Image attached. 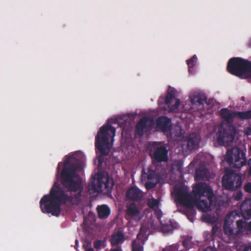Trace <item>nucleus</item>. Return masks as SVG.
<instances>
[{
  "instance_id": "obj_12",
  "label": "nucleus",
  "mask_w": 251,
  "mask_h": 251,
  "mask_svg": "<svg viewBox=\"0 0 251 251\" xmlns=\"http://www.w3.org/2000/svg\"><path fill=\"white\" fill-rule=\"evenodd\" d=\"M152 121L147 117L142 118L137 123L135 128V135L142 136L144 133L150 130L152 127Z\"/></svg>"
},
{
  "instance_id": "obj_34",
  "label": "nucleus",
  "mask_w": 251,
  "mask_h": 251,
  "mask_svg": "<svg viewBox=\"0 0 251 251\" xmlns=\"http://www.w3.org/2000/svg\"><path fill=\"white\" fill-rule=\"evenodd\" d=\"M189 244V241L187 240H184L182 242V245L185 247H188Z\"/></svg>"
},
{
  "instance_id": "obj_38",
  "label": "nucleus",
  "mask_w": 251,
  "mask_h": 251,
  "mask_svg": "<svg viewBox=\"0 0 251 251\" xmlns=\"http://www.w3.org/2000/svg\"><path fill=\"white\" fill-rule=\"evenodd\" d=\"M248 163L249 165L251 166V158L249 159Z\"/></svg>"
},
{
  "instance_id": "obj_6",
  "label": "nucleus",
  "mask_w": 251,
  "mask_h": 251,
  "mask_svg": "<svg viewBox=\"0 0 251 251\" xmlns=\"http://www.w3.org/2000/svg\"><path fill=\"white\" fill-rule=\"evenodd\" d=\"M225 159L231 168H240L247 164L246 153L239 148L228 150Z\"/></svg>"
},
{
  "instance_id": "obj_2",
  "label": "nucleus",
  "mask_w": 251,
  "mask_h": 251,
  "mask_svg": "<svg viewBox=\"0 0 251 251\" xmlns=\"http://www.w3.org/2000/svg\"><path fill=\"white\" fill-rule=\"evenodd\" d=\"M192 193L197 208L203 212L211 210L214 194L212 188L205 182H199L193 187Z\"/></svg>"
},
{
  "instance_id": "obj_29",
  "label": "nucleus",
  "mask_w": 251,
  "mask_h": 251,
  "mask_svg": "<svg viewBox=\"0 0 251 251\" xmlns=\"http://www.w3.org/2000/svg\"><path fill=\"white\" fill-rule=\"evenodd\" d=\"M177 249L178 247L176 245H173L169 247H166L163 249V251H177Z\"/></svg>"
},
{
  "instance_id": "obj_7",
  "label": "nucleus",
  "mask_w": 251,
  "mask_h": 251,
  "mask_svg": "<svg viewBox=\"0 0 251 251\" xmlns=\"http://www.w3.org/2000/svg\"><path fill=\"white\" fill-rule=\"evenodd\" d=\"M235 134V128L233 125L221 126L217 132V142L221 146H230L234 140Z\"/></svg>"
},
{
  "instance_id": "obj_20",
  "label": "nucleus",
  "mask_w": 251,
  "mask_h": 251,
  "mask_svg": "<svg viewBox=\"0 0 251 251\" xmlns=\"http://www.w3.org/2000/svg\"><path fill=\"white\" fill-rule=\"evenodd\" d=\"M125 240V235L122 231H118L113 233L110 239L111 244L113 246H117L122 244Z\"/></svg>"
},
{
  "instance_id": "obj_42",
  "label": "nucleus",
  "mask_w": 251,
  "mask_h": 251,
  "mask_svg": "<svg viewBox=\"0 0 251 251\" xmlns=\"http://www.w3.org/2000/svg\"><path fill=\"white\" fill-rule=\"evenodd\" d=\"M111 251H119V250L117 249H114L111 250Z\"/></svg>"
},
{
  "instance_id": "obj_1",
  "label": "nucleus",
  "mask_w": 251,
  "mask_h": 251,
  "mask_svg": "<svg viewBox=\"0 0 251 251\" xmlns=\"http://www.w3.org/2000/svg\"><path fill=\"white\" fill-rule=\"evenodd\" d=\"M82 165V161L74 156L67 158L60 174L61 183L68 191L78 193L74 197L69 196L62 188L54 184L49 194L44 195L40 201V207L43 213H50L52 216L58 217L62 204H74V200L76 202L80 201L83 187L76 171L81 168Z\"/></svg>"
},
{
  "instance_id": "obj_9",
  "label": "nucleus",
  "mask_w": 251,
  "mask_h": 251,
  "mask_svg": "<svg viewBox=\"0 0 251 251\" xmlns=\"http://www.w3.org/2000/svg\"><path fill=\"white\" fill-rule=\"evenodd\" d=\"M113 186V180L109 176L99 177L97 180L94 179L88 185L89 190L95 192H109Z\"/></svg>"
},
{
  "instance_id": "obj_21",
  "label": "nucleus",
  "mask_w": 251,
  "mask_h": 251,
  "mask_svg": "<svg viewBox=\"0 0 251 251\" xmlns=\"http://www.w3.org/2000/svg\"><path fill=\"white\" fill-rule=\"evenodd\" d=\"M240 210L248 218L251 217V199L245 200L242 202Z\"/></svg>"
},
{
  "instance_id": "obj_4",
  "label": "nucleus",
  "mask_w": 251,
  "mask_h": 251,
  "mask_svg": "<svg viewBox=\"0 0 251 251\" xmlns=\"http://www.w3.org/2000/svg\"><path fill=\"white\" fill-rule=\"evenodd\" d=\"M232 214L233 212H231L226 216L224 222L223 229L226 235L230 238H235L242 235L247 230L248 223L242 219L237 220L236 222V227L233 228L234 217Z\"/></svg>"
},
{
  "instance_id": "obj_35",
  "label": "nucleus",
  "mask_w": 251,
  "mask_h": 251,
  "mask_svg": "<svg viewBox=\"0 0 251 251\" xmlns=\"http://www.w3.org/2000/svg\"><path fill=\"white\" fill-rule=\"evenodd\" d=\"M243 251H251V245L248 246H246L244 248Z\"/></svg>"
},
{
  "instance_id": "obj_25",
  "label": "nucleus",
  "mask_w": 251,
  "mask_h": 251,
  "mask_svg": "<svg viewBox=\"0 0 251 251\" xmlns=\"http://www.w3.org/2000/svg\"><path fill=\"white\" fill-rule=\"evenodd\" d=\"M196 206L195 202H192V206H185L186 209L183 211V213L187 216L188 218L190 217H193L196 215V212L194 209V206Z\"/></svg>"
},
{
  "instance_id": "obj_22",
  "label": "nucleus",
  "mask_w": 251,
  "mask_h": 251,
  "mask_svg": "<svg viewBox=\"0 0 251 251\" xmlns=\"http://www.w3.org/2000/svg\"><path fill=\"white\" fill-rule=\"evenodd\" d=\"M236 112H231L227 108H222L220 111V114L222 119L226 122L231 120L233 118H236Z\"/></svg>"
},
{
  "instance_id": "obj_19",
  "label": "nucleus",
  "mask_w": 251,
  "mask_h": 251,
  "mask_svg": "<svg viewBox=\"0 0 251 251\" xmlns=\"http://www.w3.org/2000/svg\"><path fill=\"white\" fill-rule=\"evenodd\" d=\"M210 177L208 170L203 167L196 169L195 179L196 181L209 180Z\"/></svg>"
},
{
  "instance_id": "obj_13",
  "label": "nucleus",
  "mask_w": 251,
  "mask_h": 251,
  "mask_svg": "<svg viewBox=\"0 0 251 251\" xmlns=\"http://www.w3.org/2000/svg\"><path fill=\"white\" fill-rule=\"evenodd\" d=\"M176 94V91L174 89H169L167 93V95L164 100V102L166 104L168 105L169 107V111L175 112L178 110V107L180 104V101L178 99L176 100L175 104L171 106L169 104L175 99Z\"/></svg>"
},
{
  "instance_id": "obj_5",
  "label": "nucleus",
  "mask_w": 251,
  "mask_h": 251,
  "mask_svg": "<svg viewBox=\"0 0 251 251\" xmlns=\"http://www.w3.org/2000/svg\"><path fill=\"white\" fill-rule=\"evenodd\" d=\"M148 150L152 164L167 162L168 161V150L162 142H149Z\"/></svg>"
},
{
  "instance_id": "obj_31",
  "label": "nucleus",
  "mask_w": 251,
  "mask_h": 251,
  "mask_svg": "<svg viewBox=\"0 0 251 251\" xmlns=\"http://www.w3.org/2000/svg\"><path fill=\"white\" fill-rule=\"evenodd\" d=\"M245 191L249 193H251V182H248L244 186Z\"/></svg>"
},
{
  "instance_id": "obj_43",
  "label": "nucleus",
  "mask_w": 251,
  "mask_h": 251,
  "mask_svg": "<svg viewBox=\"0 0 251 251\" xmlns=\"http://www.w3.org/2000/svg\"><path fill=\"white\" fill-rule=\"evenodd\" d=\"M75 243L76 245H77L78 244V241L77 240H76L75 241Z\"/></svg>"
},
{
  "instance_id": "obj_14",
  "label": "nucleus",
  "mask_w": 251,
  "mask_h": 251,
  "mask_svg": "<svg viewBox=\"0 0 251 251\" xmlns=\"http://www.w3.org/2000/svg\"><path fill=\"white\" fill-rule=\"evenodd\" d=\"M126 197L128 200L140 202L143 200V194L138 188L131 187L127 190Z\"/></svg>"
},
{
  "instance_id": "obj_11",
  "label": "nucleus",
  "mask_w": 251,
  "mask_h": 251,
  "mask_svg": "<svg viewBox=\"0 0 251 251\" xmlns=\"http://www.w3.org/2000/svg\"><path fill=\"white\" fill-rule=\"evenodd\" d=\"M141 179L145 181V187L151 190L155 187L158 182V177L156 171L152 167H150L146 172L143 169L142 171Z\"/></svg>"
},
{
  "instance_id": "obj_27",
  "label": "nucleus",
  "mask_w": 251,
  "mask_h": 251,
  "mask_svg": "<svg viewBox=\"0 0 251 251\" xmlns=\"http://www.w3.org/2000/svg\"><path fill=\"white\" fill-rule=\"evenodd\" d=\"M159 201L157 199L151 198L147 201V205L151 209H154L157 207L159 204Z\"/></svg>"
},
{
  "instance_id": "obj_15",
  "label": "nucleus",
  "mask_w": 251,
  "mask_h": 251,
  "mask_svg": "<svg viewBox=\"0 0 251 251\" xmlns=\"http://www.w3.org/2000/svg\"><path fill=\"white\" fill-rule=\"evenodd\" d=\"M156 126L162 132H167L172 127L171 120L166 116H161L156 120Z\"/></svg>"
},
{
  "instance_id": "obj_41",
  "label": "nucleus",
  "mask_w": 251,
  "mask_h": 251,
  "mask_svg": "<svg viewBox=\"0 0 251 251\" xmlns=\"http://www.w3.org/2000/svg\"><path fill=\"white\" fill-rule=\"evenodd\" d=\"M61 164V162H60V163H58V167H57L58 171H59V169H60V167Z\"/></svg>"
},
{
  "instance_id": "obj_26",
  "label": "nucleus",
  "mask_w": 251,
  "mask_h": 251,
  "mask_svg": "<svg viewBox=\"0 0 251 251\" xmlns=\"http://www.w3.org/2000/svg\"><path fill=\"white\" fill-rule=\"evenodd\" d=\"M236 118L245 120L251 119V110H248L247 111H236Z\"/></svg>"
},
{
  "instance_id": "obj_30",
  "label": "nucleus",
  "mask_w": 251,
  "mask_h": 251,
  "mask_svg": "<svg viewBox=\"0 0 251 251\" xmlns=\"http://www.w3.org/2000/svg\"><path fill=\"white\" fill-rule=\"evenodd\" d=\"M243 197V193L241 191L237 192L234 195V199L236 201H240Z\"/></svg>"
},
{
  "instance_id": "obj_37",
  "label": "nucleus",
  "mask_w": 251,
  "mask_h": 251,
  "mask_svg": "<svg viewBox=\"0 0 251 251\" xmlns=\"http://www.w3.org/2000/svg\"><path fill=\"white\" fill-rule=\"evenodd\" d=\"M246 134L248 135L251 134V128H249V129L248 130H247Z\"/></svg>"
},
{
  "instance_id": "obj_36",
  "label": "nucleus",
  "mask_w": 251,
  "mask_h": 251,
  "mask_svg": "<svg viewBox=\"0 0 251 251\" xmlns=\"http://www.w3.org/2000/svg\"><path fill=\"white\" fill-rule=\"evenodd\" d=\"M203 251H216L215 250H214L211 247H207Z\"/></svg>"
},
{
  "instance_id": "obj_8",
  "label": "nucleus",
  "mask_w": 251,
  "mask_h": 251,
  "mask_svg": "<svg viewBox=\"0 0 251 251\" xmlns=\"http://www.w3.org/2000/svg\"><path fill=\"white\" fill-rule=\"evenodd\" d=\"M242 184L241 176L233 171L226 172L222 178V185L228 190L235 191L240 188Z\"/></svg>"
},
{
  "instance_id": "obj_39",
  "label": "nucleus",
  "mask_w": 251,
  "mask_h": 251,
  "mask_svg": "<svg viewBox=\"0 0 251 251\" xmlns=\"http://www.w3.org/2000/svg\"><path fill=\"white\" fill-rule=\"evenodd\" d=\"M85 251H94L92 248H89L86 250Z\"/></svg>"
},
{
  "instance_id": "obj_24",
  "label": "nucleus",
  "mask_w": 251,
  "mask_h": 251,
  "mask_svg": "<svg viewBox=\"0 0 251 251\" xmlns=\"http://www.w3.org/2000/svg\"><path fill=\"white\" fill-rule=\"evenodd\" d=\"M140 233L137 236V239L132 243V251H143V247L141 246V240L139 239Z\"/></svg>"
},
{
  "instance_id": "obj_28",
  "label": "nucleus",
  "mask_w": 251,
  "mask_h": 251,
  "mask_svg": "<svg viewBox=\"0 0 251 251\" xmlns=\"http://www.w3.org/2000/svg\"><path fill=\"white\" fill-rule=\"evenodd\" d=\"M197 60V57L196 55H194L191 59L187 61V64L189 67V72H192V69L195 65Z\"/></svg>"
},
{
  "instance_id": "obj_10",
  "label": "nucleus",
  "mask_w": 251,
  "mask_h": 251,
  "mask_svg": "<svg viewBox=\"0 0 251 251\" xmlns=\"http://www.w3.org/2000/svg\"><path fill=\"white\" fill-rule=\"evenodd\" d=\"M176 198L178 203L184 206H192L194 202V197L189 193L187 187L175 188Z\"/></svg>"
},
{
  "instance_id": "obj_16",
  "label": "nucleus",
  "mask_w": 251,
  "mask_h": 251,
  "mask_svg": "<svg viewBox=\"0 0 251 251\" xmlns=\"http://www.w3.org/2000/svg\"><path fill=\"white\" fill-rule=\"evenodd\" d=\"M127 215L132 218L135 221L140 220L142 217L140 210L137 208L135 203H131L127 207Z\"/></svg>"
},
{
  "instance_id": "obj_40",
  "label": "nucleus",
  "mask_w": 251,
  "mask_h": 251,
  "mask_svg": "<svg viewBox=\"0 0 251 251\" xmlns=\"http://www.w3.org/2000/svg\"><path fill=\"white\" fill-rule=\"evenodd\" d=\"M248 173L251 176V166L249 168Z\"/></svg>"
},
{
  "instance_id": "obj_3",
  "label": "nucleus",
  "mask_w": 251,
  "mask_h": 251,
  "mask_svg": "<svg viewBox=\"0 0 251 251\" xmlns=\"http://www.w3.org/2000/svg\"><path fill=\"white\" fill-rule=\"evenodd\" d=\"M116 129L109 124L102 126L98 132L95 138V147L96 153L100 156L107 155L112 146L113 138L115 136Z\"/></svg>"
},
{
  "instance_id": "obj_18",
  "label": "nucleus",
  "mask_w": 251,
  "mask_h": 251,
  "mask_svg": "<svg viewBox=\"0 0 251 251\" xmlns=\"http://www.w3.org/2000/svg\"><path fill=\"white\" fill-rule=\"evenodd\" d=\"M190 99L192 104H196L199 106L203 104L204 101H206L207 98L203 94L194 92L192 93L190 96Z\"/></svg>"
},
{
  "instance_id": "obj_33",
  "label": "nucleus",
  "mask_w": 251,
  "mask_h": 251,
  "mask_svg": "<svg viewBox=\"0 0 251 251\" xmlns=\"http://www.w3.org/2000/svg\"><path fill=\"white\" fill-rule=\"evenodd\" d=\"M247 230L251 232V221L247 224Z\"/></svg>"
},
{
  "instance_id": "obj_23",
  "label": "nucleus",
  "mask_w": 251,
  "mask_h": 251,
  "mask_svg": "<svg viewBox=\"0 0 251 251\" xmlns=\"http://www.w3.org/2000/svg\"><path fill=\"white\" fill-rule=\"evenodd\" d=\"M98 215L100 219H105L108 217L110 213L109 207L106 205L98 206L97 208Z\"/></svg>"
},
{
  "instance_id": "obj_17",
  "label": "nucleus",
  "mask_w": 251,
  "mask_h": 251,
  "mask_svg": "<svg viewBox=\"0 0 251 251\" xmlns=\"http://www.w3.org/2000/svg\"><path fill=\"white\" fill-rule=\"evenodd\" d=\"M200 141V136L196 133L189 134L187 137V148L190 151L197 148Z\"/></svg>"
},
{
  "instance_id": "obj_32",
  "label": "nucleus",
  "mask_w": 251,
  "mask_h": 251,
  "mask_svg": "<svg viewBox=\"0 0 251 251\" xmlns=\"http://www.w3.org/2000/svg\"><path fill=\"white\" fill-rule=\"evenodd\" d=\"M102 242L101 240H97L94 243V247L95 249H98L101 246Z\"/></svg>"
}]
</instances>
